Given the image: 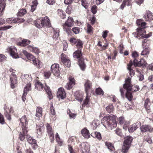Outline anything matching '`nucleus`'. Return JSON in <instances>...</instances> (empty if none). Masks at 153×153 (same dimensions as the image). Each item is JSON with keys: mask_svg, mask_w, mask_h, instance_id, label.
I'll return each instance as SVG.
<instances>
[{"mask_svg": "<svg viewBox=\"0 0 153 153\" xmlns=\"http://www.w3.org/2000/svg\"><path fill=\"white\" fill-rule=\"evenodd\" d=\"M116 117L113 115L104 117L103 118V126L108 130H111L117 126V122Z\"/></svg>", "mask_w": 153, "mask_h": 153, "instance_id": "f257e3e1", "label": "nucleus"}, {"mask_svg": "<svg viewBox=\"0 0 153 153\" xmlns=\"http://www.w3.org/2000/svg\"><path fill=\"white\" fill-rule=\"evenodd\" d=\"M131 78L128 77L125 80V83L123 86V88L127 90L126 97L129 101H131L133 98V96L130 91L132 89V85L131 84Z\"/></svg>", "mask_w": 153, "mask_h": 153, "instance_id": "f03ea898", "label": "nucleus"}, {"mask_svg": "<svg viewBox=\"0 0 153 153\" xmlns=\"http://www.w3.org/2000/svg\"><path fill=\"white\" fill-rule=\"evenodd\" d=\"M133 140L132 137L128 136L126 137L122 146V152L123 153L127 152L131 146Z\"/></svg>", "mask_w": 153, "mask_h": 153, "instance_id": "7ed1b4c3", "label": "nucleus"}, {"mask_svg": "<svg viewBox=\"0 0 153 153\" xmlns=\"http://www.w3.org/2000/svg\"><path fill=\"white\" fill-rule=\"evenodd\" d=\"M84 86L87 95L82 104V107H85L86 105H87L88 104L89 102L90 97L88 96V92L89 90L91 88V83L89 80H87L84 84Z\"/></svg>", "mask_w": 153, "mask_h": 153, "instance_id": "20e7f679", "label": "nucleus"}, {"mask_svg": "<svg viewBox=\"0 0 153 153\" xmlns=\"http://www.w3.org/2000/svg\"><path fill=\"white\" fill-rule=\"evenodd\" d=\"M136 30V33L138 36H142V37L147 38L152 36L151 33H150L149 34H146V32L145 29L143 28H138Z\"/></svg>", "mask_w": 153, "mask_h": 153, "instance_id": "39448f33", "label": "nucleus"}, {"mask_svg": "<svg viewBox=\"0 0 153 153\" xmlns=\"http://www.w3.org/2000/svg\"><path fill=\"white\" fill-rule=\"evenodd\" d=\"M46 127L47 133L48 134L51 141L52 142L54 140L53 130L49 124L47 123L46 125Z\"/></svg>", "mask_w": 153, "mask_h": 153, "instance_id": "423d86ee", "label": "nucleus"}, {"mask_svg": "<svg viewBox=\"0 0 153 153\" xmlns=\"http://www.w3.org/2000/svg\"><path fill=\"white\" fill-rule=\"evenodd\" d=\"M51 69L53 74L57 77L59 76L60 74L59 65L56 64H53L51 67Z\"/></svg>", "mask_w": 153, "mask_h": 153, "instance_id": "0eeeda50", "label": "nucleus"}, {"mask_svg": "<svg viewBox=\"0 0 153 153\" xmlns=\"http://www.w3.org/2000/svg\"><path fill=\"white\" fill-rule=\"evenodd\" d=\"M27 59L33 62V64L36 65L37 68L40 67L41 62L37 59H36L32 55L30 54L27 56Z\"/></svg>", "mask_w": 153, "mask_h": 153, "instance_id": "6e6552de", "label": "nucleus"}, {"mask_svg": "<svg viewBox=\"0 0 153 153\" xmlns=\"http://www.w3.org/2000/svg\"><path fill=\"white\" fill-rule=\"evenodd\" d=\"M61 57L62 62L67 67L69 68L71 66V63L70 60L68 59L67 56L62 53Z\"/></svg>", "mask_w": 153, "mask_h": 153, "instance_id": "1a4fd4ad", "label": "nucleus"}, {"mask_svg": "<svg viewBox=\"0 0 153 153\" xmlns=\"http://www.w3.org/2000/svg\"><path fill=\"white\" fill-rule=\"evenodd\" d=\"M22 129H27L28 128V120L25 116H24L20 119Z\"/></svg>", "mask_w": 153, "mask_h": 153, "instance_id": "9d476101", "label": "nucleus"}, {"mask_svg": "<svg viewBox=\"0 0 153 153\" xmlns=\"http://www.w3.org/2000/svg\"><path fill=\"white\" fill-rule=\"evenodd\" d=\"M119 123L121 125H123V128L124 129L126 130L127 128V126L129 124L128 122L126 121L123 117H121L118 119Z\"/></svg>", "mask_w": 153, "mask_h": 153, "instance_id": "9b49d317", "label": "nucleus"}, {"mask_svg": "<svg viewBox=\"0 0 153 153\" xmlns=\"http://www.w3.org/2000/svg\"><path fill=\"white\" fill-rule=\"evenodd\" d=\"M79 148L83 153L88 152L89 151V146L88 144L86 143H83L80 145Z\"/></svg>", "mask_w": 153, "mask_h": 153, "instance_id": "f8f14e48", "label": "nucleus"}, {"mask_svg": "<svg viewBox=\"0 0 153 153\" xmlns=\"http://www.w3.org/2000/svg\"><path fill=\"white\" fill-rule=\"evenodd\" d=\"M8 51L13 58H18L17 50L15 47L13 46L10 47L9 48Z\"/></svg>", "mask_w": 153, "mask_h": 153, "instance_id": "ddd939ff", "label": "nucleus"}, {"mask_svg": "<svg viewBox=\"0 0 153 153\" xmlns=\"http://www.w3.org/2000/svg\"><path fill=\"white\" fill-rule=\"evenodd\" d=\"M8 51L13 58H18L17 50L15 47L13 46L10 47L9 48Z\"/></svg>", "mask_w": 153, "mask_h": 153, "instance_id": "4468645a", "label": "nucleus"}, {"mask_svg": "<svg viewBox=\"0 0 153 153\" xmlns=\"http://www.w3.org/2000/svg\"><path fill=\"white\" fill-rule=\"evenodd\" d=\"M31 84L30 83H28L25 88L24 93L22 97L23 101H25L26 100V96L27 94V92L31 89Z\"/></svg>", "mask_w": 153, "mask_h": 153, "instance_id": "2eb2a0df", "label": "nucleus"}, {"mask_svg": "<svg viewBox=\"0 0 153 153\" xmlns=\"http://www.w3.org/2000/svg\"><path fill=\"white\" fill-rule=\"evenodd\" d=\"M57 97L59 98L63 99L66 97V94L64 89L62 88H60L58 89L57 93Z\"/></svg>", "mask_w": 153, "mask_h": 153, "instance_id": "dca6fc26", "label": "nucleus"}, {"mask_svg": "<svg viewBox=\"0 0 153 153\" xmlns=\"http://www.w3.org/2000/svg\"><path fill=\"white\" fill-rule=\"evenodd\" d=\"M137 60L134 59V66H142V67H144L147 64V63L145 61L144 59H141L140 61L137 63Z\"/></svg>", "mask_w": 153, "mask_h": 153, "instance_id": "f3484780", "label": "nucleus"}, {"mask_svg": "<svg viewBox=\"0 0 153 153\" xmlns=\"http://www.w3.org/2000/svg\"><path fill=\"white\" fill-rule=\"evenodd\" d=\"M143 17L146 21H150L153 20V15L152 13L149 10L146 11Z\"/></svg>", "mask_w": 153, "mask_h": 153, "instance_id": "a211bd4d", "label": "nucleus"}, {"mask_svg": "<svg viewBox=\"0 0 153 153\" xmlns=\"http://www.w3.org/2000/svg\"><path fill=\"white\" fill-rule=\"evenodd\" d=\"M140 128L141 131L143 132H145L148 131L151 132L152 130V127L148 125H143L141 126Z\"/></svg>", "mask_w": 153, "mask_h": 153, "instance_id": "6ab92c4d", "label": "nucleus"}, {"mask_svg": "<svg viewBox=\"0 0 153 153\" xmlns=\"http://www.w3.org/2000/svg\"><path fill=\"white\" fill-rule=\"evenodd\" d=\"M41 20V23L43 26L50 27L51 26V24L50 20L48 17L47 16L42 18Z\"/></svg>", "mask_w": 153, "mask_h": 153, "instance_id": "aec40b11", "label": "nucleus"}, {"mask_svg": "<svg viewBox=\"0 0 153 153\" xmlns=\"http://www.w3.org/2000/svg\"><path fill=\"white\" fill-rule=\"evenodd\" d=\"M75 84V80L74 79V78H70L69 79V82L65 85V88L67 89H70Z\"/></svg>", "mask_w": 153, "mask_h": 153, "instance_id": "412c9836", "label": "nucleus"}, {"mask_svg": "<svg viewBox=\"0 0 153 153\" xmlns=\"http://www.w3.org/2000/svg\"><path fill=\"white\" fill-rule=\"evenodd\" d=\"M27 129H22V132H20L19 135V138L21 141H23L25 138V136H27Z\"/></svg>", "mask_w": 153, "mask_h": 153, "instance_id": "4be33fe9", "label": "nucleus"}, {"mask_svg": "<svg viewBox=\"0 0 153 153\" xmlns=\"http://www.w3.org/2000/svg\"><path fill=\"white\" fill-rule=\"evenodd\" d=\"M11 76L10 77L11 87L12 88H13L15 87V85L16 83V75L13 74H12Z\"/></svg>", "mask_w": 153, "mask_h": 153, "instance_id": "5701e85b", "label": "nucleus"}, {"mask_svg": "<svg viewBox=\"0 0 153 153\" xmlns=\"http://www.w3.org/2000/svg\"><path fill=\"white\" fill-rule=\"evenodd\" d=\"M132 4V0H124L121 5L120 8L122 9H123L124 7L126 6H131Z\"/></svg>", "mask_w": 153, "mask_h": 153, "instance_id": "b1692460", "label": "nucleus"}, {"mask_svg": "<svg viewBox=\"0 0 153 153\" xmlns=\"http://www.w3.org/2000/svg\"><path fill=\"white\" fill-rule=\"evenodd\" d=\"M133 65L132 62L130 60L127 65V68L129 71L130 75L132 77L134 75V72L133 69H131V67Z\"/></svg>", "mask_w": 153, "mask_h": 153, "instance_id": "393cba45", "label": "nucleus"}, {"mask_svg": "<svg viewBox=\"0 0 153 153\" xmlns=\"http://www.w3.org/2000/svg\"><path fill=\"white\" fill-rule=\"evenodd\" d=\"M151 102L150 100L148 98L146 99L145 101L144 106L146 109L148 113L150 112Z\"/></svg>", "mask_w": 153, "mask_h": 153, "instance_id": "a878e982", "label": "nucleus"}, {"mask_svg": "<svg viewBox=\"0 0 153 153\" xmlns=\"http://www.w3.org/2000/svg\"><path fill=\"white\" fill-rule=\"evenodd\" d=\"M81 132L82 135L85 138L88 139L90 137L91 135L90 134L89 131L86 128L83 129L81 130Z\"/></svg>", "mask_w": 153, "mask_h": 153, "instance_id": "bb28decb", "label": "nucleus"}, {"mask_svg": "<svg viewBox=\"0 0 153 153\" xmlns=\"http://www.w3.org/2000/svg\"><path fill=\"white\" fill-rule=\"evenodd\" d=\"M78 64L82 70L84 71L86 67V65L84 62V59L83 58H80L78 61Z\"/></svg>", "mask_w": 153, "mask_h": 153, "instance_id": "cd10ccee", "label": "nucleus"}, {"mask_svg": "<svg viewBox=\"0 0 153 153\" xmlns=\"http://www.w3.org/2000/svg\"><path fill=\"white\" fill-rule=\"evenodd\" d=\"M137 123H136L130 126L128 128L129 132L130 133L134 132L137 128Z\"/></svg>", "mask_w": 153, "mask_h": 153, "instance_id": "c85d7f7f", "label": "nucleus"}, {"mask_svg": "<svg viewBox=\"0 0 153 153\" xmlns=\"http://www.w3.org/2000/svg\"><path fill=\"white\" fill-rule=\"evenodd\" d=\"M83 94L81 93L76 92L75 94V98L78 101L82 102L83 100Z\"/></svg>", "mask_w": 153, "mask_h": 153, "instance_id": "c756f323", "label": "nucleus"}, {"mask_svg": "<svg viewBox=\"0 0 153 153\" xmlns=\"http://www.w3.org/2000/svg\"><path fill=\"white\" fill-rule=\"evenodd\" d=\"M74 20L73 19L70 17H68L67 21L65 22V25L68 27H71L74 25Z\"/></svg>", "mask_w": 153, "mask_h": 153, "instance_id": "7c9ffc66", "label": "nucleus"}, {"mask_svg": "<svg viewBox=\"0 0 153 153\" xmlns=\"http://www.w3.org/2000/svg\"><path fill=\"white\" fill-rule=\"evenodd\" d=\"M42 109L41 107H37L36 109V117L39 118L42 115Z\"/></svg>", "mask_w": 153, "mask_h": 153, "instance_id": "2f4dec72", "label": "nucleus"}, {"mask_svg": "<svg viewBox=\"0 0 153 153\" xmlns=\"http://www.w3.org/2000/svg\"><path fill=\"white\" fill-rule=\"evenodd\" d=\"M27 141L30 144H35L36 143V140L33 138L29 135H27L26 136Z\"/></svg>", "mask_w": 153, "mask_h": 153, "instance_id": "473e14b6", "label": "nucleus"}, {"mask_svg": "<svg viewBox=\"0 0 153 153\" xmlns=\"http://www.w3.org/2000/svg\"><path fill=\"white\" fill-rule=\"evenodd\" d=\"M30 41L28 40L24 39L22 40V42H19L18 45L21 46H25L30 44Z\"/></svg>", "mask_w": 153, "mask_h": 153, "instance_id": "72a5a7b5", "label": "nucleus"}, {"mask_svg": "<svg viewBox=\"0 0 153 153\" xmlns=\"http://www.w3.org/2000/svg\"><path fill=\"white\" fill-rule=\"evenodd\" d=\"M82 56L81 51V49H78L77 51L74 53L73 56L75 58H79Z\"/></svg>", "mask_w": 153, "mask_h": 153, "instance_id": "f704fd0d", "label": "nucleus"}, {"mask_svg": "<svg viewBox=\"0 0 153 153\" xmlns=\"http://www.w3.org/2000/svg\"><path fill=\"white\" fill-rule=\"evenodd\" d=\"M143 50L142 51L141 54L142 55L145 56L149 54V49L148 46L147 45V47L143 48Z\"/></svg>", "mask_w": 153, "mask_h": 153, "instance_id": "c9c22d12", "label": "nucleus"}, {"mask_svg": "<svg viewBox=\"0 0 153 153\" xmlns=\"http://www.w3.org/2000/svg\"><path fill=\"white\" fill-rule=\"evenodd\" d=\"M36 128L37 134L39 135H41L42 134V130L44 129L43 125L41 124L37 126Z\"/></svg>", "mask_w": 153, "mask_h": 153, "instance_id": "e433bc0d", "label": "nucleus"}, {"mask_svg": "<svg viewBox=\"0 0 153 153\" xmlns=\"http://www.w3.org/2000/svg\"><path fill=\"white\" fill-rule=\"evenodd\" d=\"M36 89L38 90H42L43 88V86L41 82L37 81L35 84Z\"/></svg>", "mask_w": 153, "mask_h": 153, "instance_id": "4c0bfd02", "label": "nucleus"}, {"mask_svg": "<svg viewBox=\"0 0 153 153\" xmlns=\"http://www.w3.org/2000/svg\"><path fill=\"white\" fill-rule=\"evenodd\" d=\"M29 49L36 54H38L39 52V50L36 48L32 46H29L28 47Z\"/></svg>", "mask_w": 153, "mask_h": 153, "instance_id": "58836bf2", "label": "nucleus"}, {"mask_svg": "<svg viewBox=\"0 0 153 153\" xmlns=\"http://www.w3.org/2000/svg\"><path fill=\"white\" fill-rule=\"evenodd\" d=\"M44 88L46 91L47 94L48 95V97L50 100L52 99L53 98V96L50 91V88L46 86L44 87Z\"/></svg>", "mask_w": 153, "mask_h": 153, "instance_id": "ea45409f", "label": "nucleus"}, {"mask_svg": "<svg viewBox=\"0 0 153 153\" xmlns=\"http://www.w3.org/2000/svg\"><path fill=\"white\" fill-rule=\"evenodd\" d=\"M33 23L38 28H41L43 27V25L41 23V21L40 19H37Z\"/></svg>", "mask_w": 153, "mask_h": 153, "instance_id": "a19ab883", "label": "nucleus"}, {"mask_svg": "<svg viewBox=\"0 0 153 153\" xmlns=\"http://www.w3.org/2000/svg\"><path fill=\"white\" fill-rule=\"evenodd\" d=\"M82 5L85 9L88 8L89 5V0H81Z\"/></svg>", "mask_w": 153, "mask_h": 153, "instance_id": "79ce46f5", "label": "nucleus"}, {"mask_svg": "<svg viewBox=\"0 0 153 153\" xmlns=\"http://www.w3.org/2000/svg\"><path fill=\"white\" fill-rule=\"evenodd\" d=\"M91 136L94 137H96L99 140H101L102 138L100 133L98 132L92 133L91 134Z\"/></svg>", "mask_w": 153, "mask_h": 153, "instance_id": "37998d69", "label": "nucleus"}, {"mask_svg": "<svg viewBox=\"0 0 153 153\" xmlns=\"http://www.w3.org/2000/svg\"><path fill=\"white\" fill-rule=\"evenodd\" d=\"M53 35V37L54 39H57L59 36V29L57 28L54 29Z\"/></svg>", "mask_w": 153, "mask_h": 153, "instance_id": "c03bdc74", "label": "nucleus"}, {"mask_svg": "<svg viewBox=\"0 0 153 153\" xmlns=\"http://www.w3.org/2000/svg\"><path fill=\"white\" fill-rule=\"evenodd\" d=\"M55 137L56 139V141L58 143L59 145L61 146L62 144V140L60 139L57 133H56V134Z\"/></svg>", "mask_w": 153, "mask_h": 153, "instance_id": "a18cd8bd", "label": "nucleus"}, {"mask_svg": "<svg viewBox=\"0 0 153 153\" xmlns=\"http://www.w3.org/2000/svg\"><path fill=\"white\" fill-rule=\"evenodd\" d=\"M105 145L107 148L111 151H113L114 149V148L112 144L110 143L106 142L105 143Z\"/></svg>", "mask_w": 153, "mask_h": 153, "instance_id": "49530a36", "label": "nucleus"}, {"mask_svg": "<svg viewBox=\"0 0 153 153\" xmlns=\"http://www.w3.org/2000/svg\"><path fill=\"white\" fill-rule=\"evenodd\" d=\"M17 20L16 18H10L7 19L6 21L9 23H16Z\"/></svg>", "mask_w": 153, "mask_h": 153, "instance_id": "de8ad7c7", "label": "nucleus"}, {"mask_svg": "<svg viewBox=\"0 0 153 153\" xmlns=\"http://www.w3.org/2000/svg\"><path fill=\"white\" fill-rule=\"evenodd\" d=\"M76 43V46L78 48V49L81 50L83 47L82 42L80 39H78Z\"/></svg>", "mask_w": 153, "mask_h": 153, "instance_id": "09e8293b", "label": "nucleus"}, {"mask_svg": "<svg viewBox=\"0 0 153 153\" xmlns=\"http://www.w3.org/2000/svg\"><path fill=\"white\" fill-rule=\"evenodd\" d=\"M26 11L25 9H22L19 10L17 13V16H22L26 13Z\"/></svg>", "mask_w": 153, "mask_h": 153, "instance_id": "8fccbe9b", "label": "nucleus"}, {"mask_svg": "<svg viewBox=\"0 0 153 153\" xmlns=\"http://www.w3.org/2000/svg\"><path fill=\"white\" fill-rule=\"evenodd\" d=\"M59 14L61 17L64 19L65 18V12L61 9H59L58 10Z\"/></svg>", "mask_w": 153, "mask_h": 153, "instance_id": "3c124183", "label": "nucleus"}, {"mask_svg": "<svg viewBox=\"0 0 153 153\" xmlns=\"http://www.w3.org/2000/svg\"><path fill=\"white\" fill-rule=\"evenodd\" d=\"M106 110L108 113L112 112L114 110L113 106L112 105H110L106 108Z\"/></svg>", "mask_w": 153, "mask_h": 153, "instance_id": "603ef678", "label": "nucleus"}, {"mask_svg": "<svg viewBox=\"0 0 153 153\" xmlns=\"http://www.w3.org/2000/svg\"><path fill=\"white\" fill-rule=\"evenodd\" d=\"M38 3L37 0H35L33 2V4L31 6V11L32 12L34 11L36 9L37 5Z\"/></svg>", "mask_w": 153, "mask_h": 153, "instance_id": "864d4df0", "label": "nucleus"}, {"mask_svg": "<svg viewBox=\"0 0 153 153\" xmlns=\"http://www.w3.org/2000/svg\"><path fill=\"white\" fill-rule=\"evenodd\" d=\"M136 71L138 73L137 77L139 78V80L140 81L143 80L144 79L143 75L141 74L140 71L138 70H137Z\"/></svg>", "mask_w": 153, "mask_h": 153, "instance_id": "5fc2aeb1", "label": "nucleus"}, {"mask_svg": "<svg viewBox=\"0 0 153 153\" xmlns=\"http://www.w3.org/2000/svg\"><path fill=\"white\" fill-rule=\"evenodd\" d=\"M100 123V121L99 120L97 119H95L94 120L93 122L92 123V125L93 126H94V128H95L97 126L99 125Z\"/></svg>", "mask_w": 153, "mask_h": 153, "instance_id": "6e6d98bb", "label": "nucleus"}, {"mask_svg": "<svg viewBox=\"0 0 153 153\" xmlns=\"http://www.w3.org/2000/svg\"><path fill=\"white\" fill-rule=\"evenodd\" d=\"M96 93L97 94L103 95L104 92L100 88H97L96 90Z\"/></svg>", "mask_w": 153, "mask_h": 153, "instance_id": "4d7b16f0", "label": "nucleus"}, {"mask_svg": "<svg viewBox=\"0 0 153 153\" xmlns=\"http://www.w3.org/2000/svg\"><path fill=\"white\" fill-rule=\"evenodd\" d=\"M114 132L118 136H121L122 135L121 130L119 128H117L114 131Z\"/></svg>", "mask_w": 153, "mask_h": 153, "instance_id": "13d9d810", "label": "nucleus"}, {"mask_svg": "<svg viewBox=\"0 0 153 153\" xmlns=\"http://www.w3.org/2000/svg\"><path fill=\"white\" fill-rule=\"evenodd\" d=\"M144 140L147 142L149 144H151L152 142L151 138L148 136H146L145 137Z\"/></svg>", "mask_w": 153, "mask_h": 153, "instance_id": "bf43d9fd", "label": "nucleus"}, {"mask_svg": "<svg viewBox=\"0 0 153 153\" xmlns=\"http://www.w3.org/2000/svg\"><path fill=\"white\" fill-rule=\"evenodd\" d=\"M51 106L50 107V113L53 115H54L55 114V111L54 107L53 105V103L52 102L51 103Z\"/></svg>", "mask_w": 153, "mask_h": 153, "instance_id": "052dcab7", "label": "nucleus"}, {"mask_svg": "<svg viewBox=\"0 0 153 153\" xmlns=\"http://www.w3.org/2000/svg\"><path fill=\"white\" fill-rule=\"evenodd\" d=\"M72 31L75 34H77L80 32V29L78 27H75L72 29Z\"/></svg>", "mask_w": 153, "mask_h": 153, "instance_id": "680f3d73", "label": "nucleus"}, {"mask_svg": "<svg viewBox=\"0 0 153 153\" xmlns=\"http://www.w3.org/2000/svg\"><path fill=\"white\" fill-rule=\"evenodd\" d=\"M67 113L69 114V116L71 118L74 119L75 118L76 114L71 112L70 110L67 111Z\"/></svg>", "mask_w": 153, "mask_h": 153, "instance_id": "e2e57ef3", "label": "nucleus"}, {"mask_svg": "<svg viewBox=\"0 0 153 153\" xmlns=\"http://www.w3.org/2000/svg\"><path fill=\"white\" fill-rule=\"evenodd\" d=\"M5 5L0 3V15L3 14V12L4 10Z\"/></svg>", "mask_w": 153, "mask_h": 153, "instance_id": "0e129e2a", "label": "nucleus"}, {"mask_svg": "<svg viewBox=\"0 0 153 153\" xmlns=\"http://www.w3.org/2000/svg\"><path fill=\"white\" fill-rule=\"evenodd\" d=\"M91 11L93 14H95L97 11V7L95 5H93L91 7Z\"/></svg>", "mask_w": 153, "mask_h": 153, "instance_id": "69168bd1", "label": "nucleus"}, {"mask_svg": "<svg viewBox=\"0 0 153 153\" xmlns=\"http://www.w3.org/2000/svg\"><path fill=\"white\" fill-rule=\"evenodd\" d=\"M78 39H76L72 37L70 38V42L72 44H74L76 43Z\"/></svg>", "mask_w": 153, "mask_h": 153, "instance_id": "338daca9", "label": "nucleus"}, {"mask_svg": "<svg viewBox=\"0 0 153 153\" xmlns=\"http://www.w3.org/2000/svg\"><path fill=\"white\" fill-rule=\"evenodd\" d=\"M51 75V73L49 71L44 72V76L46 78H48Z\"/></svg>", "mask_w": 153, "mask_h": 153, "instance_id": "774afa93", "label": "nucleus"}]
</instances>
